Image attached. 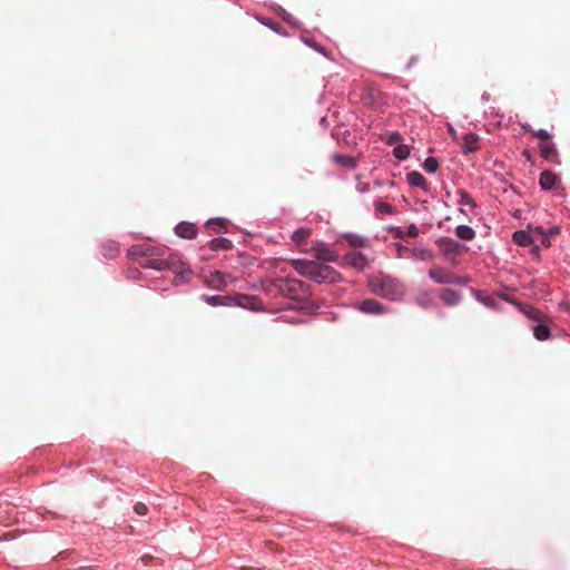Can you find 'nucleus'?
Returning a JSON list of instances; mask_svg holds the SVG:
<instances>
[{
  "mask_svg": "<svg viewBox=\"0 0 570 570\" xmlns=\"http://www.w3.org/2000/svg\"><path fill=\"white\" fill-rule=\"evenodd\" d=\"M293 266L301 275L309 276L317 282H334L337 278L331 267L313 261H294Z\"/></svg>",
  "mask_w": 570,
  "mask_h": 570,
  "instance_id": "nucleus-1",
  "label": "nucleus"
},
{
  "mask_svg": "<svg viewBox=\"0 0 570 570\" xmlns=\"http://www.w3.org/2000/svg\"><path fill=\"white\" fill-rule=\"evenodd\" d=\"M153 266L159 269L167 267L171 268L178 282L187 281L191 274L189 266L186 263L179 261L177 257H173L169 262H155Z\"/></svg>",
  "mask_w": 570,
  "mask_h": 570,
  "instance_id": "nucleus-2",
  "label": "nucleus"
},
{
  "mask_svg": "<svg viewBox=\"0 0 570 570\" xmlns=\"http://www.w3.org/2000/svg\"><path fill=\"white\" fill-rule=\"evenodd\" d=\"M357 308L366 314H380L384 309L382 305L374 299H365L363 302H360Z\"/></svg>",
  "mask_w": 570,
  "mask_h": 570,
  "instance_id": "nucleus-3",
  "label": "nucleus"
},
{
  "mask_svg": "<svg viewBox=\"0 0 570 570\" xmlns=\"http://www.w3.org/2000/svg\"><path fill=\"white\" fill-rule=\"evenodd\" d=\"M209 287L220 289L227 285V278L222 273L215 271L210 272L206 279Z\"/></svg>",
  "mask_w": 570,
  "mask_h": 570,
  "instance_id": "nucleus-4",
  "label": "nucleus"
},
{
  "mask_svg": "<svg viewBox=\"0 0 570 570\" xmlns=\"http://www.w3.org/2000/svg\"><path fill=\"white\" fill-rule=\"evenodd\" d=\"M175 232L181 238L190 239L196 235V228L190 223H180L176 226Z\"/></svg>",
  "mask_w": 570,
  "mask_h": 570,
  "instance_id": "nucleus-5",
  "label": "nucleus"
},
{
  "mask_svg": "<svg viewBox=\"0 0 570 570\" xmlns=\"http://www.w3.org/2000/svg\"><path fill=\"white\" fill-rule=\"evenodd\" d=\"M316 258L324 262H333L337 255L334 254L326 245L320 244L315 247Z\"/></svg>",
  "mask_w": 570,
  "mask_h": 570,
  "instance_id": "nucleus-6",
  "label": "nucleus"
},
{
  "mask_svg": "<svg viewBox=\"0 0 570 570\" xmlns=\"http://www.w3.org/2000/svg\"><path fill=\"white\" fill-rule=\"evenodd\" d=\"M345 261L348 265H351L357 269H363L366 266L365 257L361 253H357V252L350 253L345 257Z\"/></svg>",
  "mask_w": 570,
  "mask_h": 570,
  "instance_id": "nucleus-7",
  "label": "nucleus"
},
{
  "mask_svg": "<svg viewBox=\"0 0 570 570\" xmlns=\"http://www.w3.org/2000/svg\"><path fill=\"white\" fill-rule=\"evenodd\" d=\"M462 147L465 153L475 151L479 148V136L474 134H466L463 137Z\"/></svg>",
  "mask_w": 570,
  "mask_h": 570,
  "instance_id": "nucleus-8",
  "label": "nucleus"
},
{
  "mask_svg": "<svg viewBox=\"0 0 570 570\" xmlns=\"http://www.w3.org/2000/svg\"><path fill=\"white\" fill-rule=\"evenodd\" d=\"M529 229H530L529 233L532 237V242H540L544 246L550 245L549 239H548V234L543 227H540V226L534 227V228L530 227Z\"/></svg>",
  "mask_w": 570,
  "mask_h": 570,
  "instance_id": "nucleus-9",
  "label": "nucleus"
},
{
  "mask_svg": "<svg viewBox=\"0 0 570 570\" xmlns=\"http://www.w3.org/2000/svg\"><path fill=\"white\" fill-rule=\"evenodd\" d=\"M557 181V176L549 170L543 171L540 175V186L543 189H550Z\"/></svg>",
  "mask_w": 570,
  "mask_h": 570,
  "instance_id": "nucleus-10",
  "label": "nucleus"
},
{
  "mask_svg": "<svg viewBox=\"0 0 570 570\" xmlns=\"http://www.w3.org/2000/svg\"><path fill=\"white\" fill-rule=\"evenodd\" d=\"M513 239L518 245L527 246L532 243L530 233L524 230H518L513 234Z\"/></svg>",
  "mask_w": 570,
  "mask_h": 570,
  "instance_id": "nucleus-11",
  "label": "nucleus"
},
{
  "mask_svg": "<svg viewBox=\"0 0 570 570\" xmlns=\"http://www.w3.org/2000/svg\"><path fill=\"white\" fill-rule=\"evenodd\" d=\"M458 237H460L461 239H465V240H470L474 237V230L469 227V226H465V225H460L456 227V230H455Z\"/></svg>",
  "mask_w": 570,
  "mask_h": 570,
  "instance_id": "nucleus-12",
  "label": "nucleus"
},
{
  "mask_svg": "<svg viewBox=\"0 0 570 570\" xmlns=\"http://www.w3.org/2000/svg\"><path fill=\"white\" fill-rule=\"evenodd\" d=\"M407 181L412 186H416V187L425 186V179L419 171H411L407 175Z\"/></svg>",
  "mask_w": 570,
  "mask_h": 570,
  "instance_id": "nucleus-13",
  "label": "nucleus"
},
{
  "mask_svg": "<svg viewBox=\"0 0 570 570\" xmlns=\"http://www.w3.org/2000/svg\"><path fill=\"white\" fill-rule=\"evenodd\" d=\"M410 151L411 147L407 145L397 144L396 146H394V157H396L397 159H405L410 155Z\"/></svg>",
  "mask_w": 570,
  "mask_h": 570,
  "instance_id": "nucleus-14",
  "label": "nucleus"
},
{
  "mask_svg": "<svg viewBox=\"0 0 570 570\" xmlns=\"http://www.w3.org/2000/svg\"><path fill=\"white\" fill-rule=\"evenodd\" d=\"M535 338L543 341L549 336V328L546 325L539 324L533 328Z\"/></svg>",
  "mask_w": 570,
  "mask_h": 570,
  "instance_id": "nucleus-15",
  "label": "nucleus"
},
{
  "mask_svg": "<svg viewBox=\"0 0 570 570\" xmlns=\"http://www.w3.org/2000/svg\"><path fill=\"white\" fill-rule=\"evenodd\" d=\"M206 301L210 305H228L230 298L227 296H209L206 297Z\"/></svg>",
  "mask_w": 570,
  "mask_h": 570,
  "instance_id": "nucleus-16",
  "label": "nucleus"
},
{
  "mask_svg": "<svg viewBox=\"0 0 570 570\" xmlns=\"http://www.w3.org/2000/svg\"><path fill=\"white\" fill-rule=\"evenodd\" d=\"M439 163L435 158H426L424 161V169L429 173H435L438 170Z\"/></svg>",
  "mask_w": 570,
  "mask_h": 570,
  "instance_id": "nucleus-17",
  "label": "nucleus"
},
{
  "mask_svg": "<svg viewBox=\"0 0 570 570\" xmlns=\"http://www.w3.org/2000/svg\"><path fill=\"white\" fill-rule=\"evenodd\" d=\"M309 235V232L307 229H298L294 233L293 239L296 242H302L305 238H307Z\"/></svg>",
  "mask_w": 570,
  "mask_h": 570,
  "instance_id": "nucleus-18",
  "label": "nucleus"
},
{
  "mask_svg": "<svg viewBox=\"0 0 570 570\" xmlns=\"http://www.w3.org/2000/svg\"><path fill=\"white\" fill-rule=\"evenodd\" d=\"M442 297L448 303H455L458 301L456 294L452 291H445Z\"/></svg>",
  "mask_w": 570,
  "mask_h": 570,
  "instance_id": "nucleus-19",
  "label": "nucleus"
},
{
  "mask_svg": "<svg viewBox=\"0 0 570 570\" xmlns=\"http://www.w3.org/2000/svg\"><path fill=\"white\" fill-rule=\"evenodd\" d=\"M134 510H135V512H136L137 514H139V515H144V514H146V513H147V510H148V509H147L146 504H144V503H141V502H138V503H136V504L134 505Z\"/></svg>",
  "mask_w": 570,
  "mask_h": 570,
  "instance_id": "nucleus-20",
  "label": "nucleus"
},
{
  "mask_svg": "<svg viewBox=\"0 0 570 570\" xmlns=\"http://www.w3.org/2000/svg\"><path fill=\"white\" fill-rule=\"evenodd\" d=\"M377 213L387 215L391 213V208L387 204L379 203L376 207Z\"/></svg>",
  "mask_w": 570,
  "mask_h": 570,
  "instance_id": "nucleus-21",
  "label": "nucleus"
},
{
  "mask_svg": "<svg viewBox=\"0 0 570 570\" xmlns=\"http://www.w3.org/2000/svg\"><path fill=\"white\" fill-rule=\"evenodd\" d=\"M537 136L540 138V139H548L549 138V134L546 131V130H540Z\"/></svg>",
  "mask_w": 570,
  "mask_h": 570,
  "instance_id": "nucleus-22",
  "label": "nucleus"
},
{
  "mask_svg": "<svg viewBox=\"0 0 570 570\" xmlns=\"http://www.w3.org/2000/svg\"><path fill=\"white\" fill-rule=\"evenodd\" d=\"M153 560V557L149 556V554H145L141 557V561L145 563V564H148L150 561Z\"/></svg>",
  "mask_w": 570,
  "mask_h": 570,
  "instance_id": "nucleus-23",
  "label": "nucleus"
},
{
  "mask_svg": "<svg viewBox=\"0 0 570 570\" xmlns=\"http://www.w3.org/2000/svg\"><path fill=\"white\" fill-rule=\"evenodd\" d=\"M558 233H559V228L553 227L547 234H548V236H552V235H557Z\"/></svg>",
  "mask_w": 570,
  "mask_h": 570,
  "instance_id": "nucleus-24",
  "label": "nucleus"
},
{
  "mask_svg": "<svg viewBox=\"0 0 570 570\" xmlns=\"http://www.w3.org/2000/svg\"><path fill=\"white\" fill-rule=\"evenodd\" d=\"M529 316L532 317V318H538L539 317V312L532 309V311L529 312Z\"/></svg>",
  "mask_w": 570,
  "mask_h": 570,
  "instance_id": "nucleus-25",
  "label": "nucleus"
},
{
  "mask_svg": "<svg viewBox=\"0 0 570 570\" xmlns=\"http://www.w3.org/2000/svg\"><path fill=\"white\" fill-rule=\"evenodd\" d=\"M243 301H248V298H247V297H239L236 304H237V305L245 306V304L243 303Z\"/></svg>",
  "mask_w": 570,
  "mask_h": 570,
  "instance_id": "nucleus-26",
  "label": "nucleus"
},
{
  "mask_svg": "<svg viewBox=\"0 0 570 570\" xmlns=\"http://www.w3.org/2000/svg\"><path fill=\"white\" fill-rule=\"evenodd\" d=\"M449 131H450V134H451L453 137H455V136H456V132H455V130H454L452 127H449Z\"/></svg>",
  "mask_w": 570,
  "mask_h": 570,
  "instance_id": "nucleus-27",
  "label": "nucleus"
},
{
  "mask_svg": "<svg viewBox=\"0 0 570 570\" xmlns=\"http://www.w3.org/2000/svg\"><path fill=\"white\" fill-rule=\"evenodd\" d=\"M410 234L413 235V236L416 235V228L412 227L411 230H410Z\"/></svg>",
  "mask_w": 570,
  "mask_h": 570,
  "instance_id": "nucleus-28",
  "label": "nucleus"
},
{
  "mask_svg": "<svg viewBox=\"0 0 570 570\" xmlns=\"http://www.w3.org/2000/svg\"><path fill=\"white\" fill-rule=\"evenodd\" d=\"M393 139H394V145H396V144H397V141H399V137H397L395 134H394V136H393Z\"/></svg>",
  "mask_w": 570,
  "mask_h": 570,
  "instance_id": "nucleus-29",
  "label": "nucleus"
},
{
  "mask_svg": "<svg viewBox=\"0 0 570 570\" xmlns=\"http://www.w3.org/2000/svg\"><path fill=\"white\" fill-rule=\"evenodd\" d=\"M87 569H88V568H82V567H81V568H79V569H77V570H87Z\"/></svg>",
  "mask_w": 570,
  "mask_h": 570,
  "instance_id": "nucleus-30",
  "label": "nucleus"
}]
</instances>
